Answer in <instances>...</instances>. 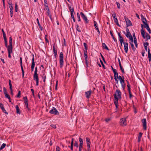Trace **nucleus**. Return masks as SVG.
Instances as JSON below:
<instances>
[{"label": "nucleus", "instance_id": "obj_14", "mask_svg": "<svg viewBox=\"0 0 151 151\" xmlns=\"http://www.w3.org/2000/svg\"><path fill=\"white\" fill-rule=\"evenodd\" d=\"M92 92V91L90 90L87 91L85 92V94L86 95V97L87 99H89L91 95Z\"/></svg>", "mask_w": 151, "mask_h": 151}, {"label": "nucleus", "instance_id": "obj_42", "mask_svg": "<svg viewBox=\"0 0 151 151\" xmlns=\"http://www.w3.org/2000/svg\"><path fill=\"white\" fill-rule=\"evenodd\" d=\"M129 39L131 41V42H133V38L132 36L131 35H129Z\"/></svg>", "mask_w": 151, "mask_h": 151}, {"label": "nucleus", "instance_id": "obj_23", "mask_svg": "<svg viewBox=\"0 0 151 151\" xmlns=\"http://www.w3.org/2000/svg\"><path fill=\"white\" fill-rule=\"evenodd\" d=\"M5 42V45L6 46V47L7 48V50H10L11 49H12V48H11L10 46V45H7V42Z\"/></svg>", "mask_w": 151, "mask_h": 151}, {"label": "nucleus", "instance_id": "obj_62", "mask_svg": "<svg viewBox=\"0 0 151 151\" xmlns=\"http://www.w3.org/2000/svg\"><path fill=\"white\" fill-rule=\"evenodd\" d=\"M115 105V106H116V111H117V109H118V104H114Z\"/></svg>", "mask_w": 151, "mask_h": 151}, {"label": "nucleus", "instance_id": "obj_27", "mask_svg": "<svg viewBox=\"0 0 151 151\" xmlns=\"http://www.w3.org/2000/svg\"><path fill=\"white\" fill-rule=\"evenodd\" d=\"M142 133L141 132H140L139 133V135L138 136V142H139L141 140V138Z\"/></svg>", "mask_w": 151, "mask_h": 151}, {"label": "nucleus", "instance_id": "obj_26", "mask_svg": "<svg viewBox=\"0 0 151 151\" xmlns=\"http://www.w3.org/2000/svg\"><path fill=\"white\" fill-rule=\"evenodd\" d=\"M32 63L31 65V66H35V63L34 61V55L33 54H32Z\"/></svg>", "mask_w": 151, "mask_h": 151}, {"label": "nucleus", "instance_id": "obj_2", "mask_svg": "<svg viewBox=\"0 0 151 151\" xmlns=\"http://www.w3.org/2000/svg\"><path fill=\"white\" fill-rule=\"evenodd\" d=\"M49 113L55 115H59V114L58 111L54 107H52V109L49 111Z\"/></svg>", "mask_w": 151, "mask_h": 151}, {"label": "nucleus", "instance_id": "obj_35", "mask_svg": "<svg viewBox=\"0 0 151 151\" xmlns=\"http://www.w3.org/2000/svg\"><path fill=\"white\" fill-rule=\"evenodd\" d=\"M6 146V144L5 143H3L0 147V150H2Z\"/></svg>", "mask_w": 151, "mask_h": 151}, {"label": "nucleus", "instance_id": "obj_32", "mask_svg": "<svg viewBox=\"0 0 151 151\" xmlns=\"http://www.w3.org/2000/svg\"><path fill=\"white\" fill-rule=\"evenodd\" d=\"M134 41L136 47L137 48L138 47V44L137 43V38L136 37H134Z\"/></svg>", "mask_w": 151, "mask_h": 151}, {"label": "nucleus", "instance_id": "obj_25", "mask_svg": "<svg viewBox=\"0 0 151 151\" xmlns=\"http://www.w3.org/2000/svg\"><path fill=\"white\" fill-rule=\"evenodd\" d=\"M37 24H38V25L39 27V28L40 29V30L41 31H42V30H43V28L42 27L41 25L40 24V23H39V19L38 18H37Z\"/></svg>", "mask_w": 151, "mask_h": 151}, {"label": "nucleus", "instance_id": "obj_18", "mask_svg": "<svg viewBox=\"0 0 151 151\" xmlns=\"http://www.w3.org/2000/svg\"><path fill=\"white\" fill-rule=\"evenodd\" d=\"M3 91H4V94L5 95V97L6 98H7L8 99V98H9V97H10V96L7 93V91H6V88L5 87H4L3 88Z\"/></svg>", "mask_w": 151, "mask_h": 151}, {"label": "nucleus", "instance_id": "obj_56", "mask_svg": "<svg viewBox=\"0 0 151 151\" xmlns=\"http://www.w3.org/2000/svg\"><path fill=\"white\" fill-rule=\"evenodd\" d=\"M120 69L121 70L122 72L123 73H124L125 72L124 71V69L123 68V67H120Z\"/></svg>", "mask_w": 151, "mask_h": 151}, {"label": "nucleus", "instance_id": "obj_57", "mask_svg": "<svg viewBox=\"0 0 151 151\" xmlns=\"http://www.w3.org/2000/svg\"><path fill=\"white\" fill-rule=\"evenodd\" d=\"M74 146L77 147H78V143L76 141L75 142V143L74 144Z\"/></svg>", "mask_w": 151, "mask_h": 151}, {"label": "nucleus", "instance_id": "obj_43", "mask_svg": "<svg viewBox=\"0 0 151 151\" xmlns=\"http://www.w3.org/2000/svg\"><path fill=\"white\" fill-rule=\"evenodd\" d=\"M127 87L128 88V89H130V85L129 84V81H127Z\"/></svg>", "mask_w": 151, "mask_h": 151}, {"label": "nucleus", "instance_id": "obj_15", "mask_svg": "<svg viewBox=\"0 0 151 151\" xmlns=\"http://www.w3.org/2000/svg\"><path fill=\"white\" fill-rule=\"evenodd\" d=\"M53 46V51L54 54V56L56 58L57 56V51L55 47V44L54 43L52 45Z\"/></svg>", "mask_w": 151, "mask_h": 151}, {"label": "nucleus", "instance_id": "obj_13", "mask_svg": "<svg viewBox=\"0 0 151 151\" xmlns=\"http://www.w3.org/2000/svg\"><path fill=\"white\" fill-rule=\"evenodd\" d=\"M84 54L85 60L87 66H88V63H87V62H88L87 52L86 50H84Z\"/></svg>", "mask_w": 151, "mask_h": 151}, {"label": "nucleus", "instance_id": "obj_40", "mask_svg": "<svg viewBox=\"0 0 151 151\" xmlns=\"http://www.w3.org/2000/svg\"><path fill=\"white\" fill-rule=\"evenodd\" d=\"M93 22H94V26L95 28H96V29L97 28H98V26H97V23L95 21H94Z\"/></svg>", "mask_w": 151, "mask_h": 151}, {"label": "nucleus", "instance_id": "obj_10", "mask_svg": "<svg viewBox=\"0 0 151 151\" xmlns=\"http://www.w3.org/2000/svg\"><path fill=\"white\" fill-rule=\"evenodd\" d=\"M34 80L36 81V85L38 86L39 85V78L38 74H34L33 76Z\"/></svg>", "mask_w": 151, "mask_h": 151}, {"label": "nucleus", "instance_id": "obj_59", "mask_svg": "<svg viewBox=\"0 0 151 151\" xmlns=\"http://www.w3.org/2000/svg\"><path fill=\"white\" fill-rule=\"evenodd\" d=\"M50 126L54 129H55L56 128V126L55 125H54L53 124H51L50 125Z\"/></svg>", "mask_w": 151, "mask_h": 151}, {"label": "nucleus", "instance_id": "obj_22", "mask_svg": "<svg viewBox=\"0 0 151 151\" xmlns=\"http://www.w3.org/2000/svg\"><path fill=\"white\" fill-rule=\"evenodd\" d=\"M15 108L16 110V112L17 114H20L21 112L20 111V109H19V106L18 105H17L15 106Z\"/></svg>", "mask_w": 151, "mask_h": 151}, {"label": "nucleus", "instance_id": "obj_33", "mask_svg": "<svg viewBox=\"0 0 151 151\" xmlns=\"http://www.w3.org/2000/svg\"><path fill=\"white\" fill-rule=\"evenodd\" d=\"M9 7L10 9V11H13V7L12 6V3L9 4Z\"/></svg>", "mask_w": 151, "mask_h": 151}, {"label": "nucleus", "instance_id": "obj_4", "mask_svg": "<svg viewBox=\"0 0 151 151\" xmlns=\"http://www.w3.org/2000/svg\"><path fill=\"white\" fill-rule=\"evenodd\" d=\"M124 18L127 27L132 26V24L130 20L126 16L124 17Z\"/></svg>", "mask_w": 151, "mask_h": 151}, {"label": "nucleus", "instance_id": "obj_11", "mask_svg": "<svg viewBox=\"0 0 151 151\" xmlns=\"http://www.w3.org/2000/svg\"><path fill=\"white\" fill-rule=\"evenodd\" d=\"M86 144H87V149L90 150V145L91 144V142L90 141V139L88 137H86Z\"/></svg>", "mask_w": 151, "mask_h": 151}, {"label": "nucleus", "instance_id": "obj_47", "mask_svg": "<svg viewBox=\"0 0 151 151\" xmlns=\"http://www.w3.org/2000/svg\"><path fill=\"white\" fill-rule=\"evenodd\" d=\"M149 44V43L148 42H145L143 43V45L144 47L147 46Z\"/></svg>", "mask_w": 151, "mask_h": 151}, {"label": "nucleus", "instance_id": "obj_9", "mask_svg": "<svg viewBox=\"0 0 151 151\" xmlns=\"http://www.w3.org/2000/svg\"><path fill=\"white\" fill-rule=\"evenodd\" d=\"M142 126L143 129L144 130H146L147 129V122L146 119H143L142 120Z\"/></svg>", "mask_w": 151, "mask_h": 151}, {"label": "nucleus", "instance_id": "obj_45", "mask_svg": "<svg viewBox=\"0 0 151 151\" xmlns=\"http://www.w3.org/2000/svg\"><path fill=\"white\" fill-rule=\"evenodd\" d=\"M4 42H7L6 34L3 35Z\"/></svg>", "mask_w": 151, "mask_h": 151}, {"label": "nucleus", "instance_id": "obj_37", "mask_svg": "<svg viewBox=\"0 0 151 151\" xmlns=\"http://www.w3.org/2000/svg\"><path fill=\"white\" fill-rule=\"evenodd\" d=\"M25 108L26 109H27L29 111L31 110L30 108L28 106V104H25Z\"/></svg>", "mask_w": 151, "mask_h": 151}, {"label": "nucleus", "instance_id": "obj_49", "mask_svg": "<svg viewBox=\"0 0 151 151\" xmlns=\"http://www.w3.org/2000/svg\"><path fill=\"white\" fill-rule=\"evenodd\" d=\"M20 95H21V91H18V94L17 95V96H16V97H18V98H20Z\"/></svg>", "mask_w": 151, "mask_h": 151}, {"label": "nucleus", "instance_id": "obj_5", "mask_svg": "<svg viewBox=\"0 0 151 151\" xmlns=\"http://www.w3.org/2000/svg\"><path fill=\"white\" fill-rule=\"evenodd\" d=\"M63 53L61 52L59 55L60 63V66H62L63 63Z\"/></svg>", "mask_w": 151, "mask_h": 151}, {"label": "nucleus", "instance_id": "obj_31", "mask_svg": "<svg viewBox=\"0 0 151 151\" xmlns=\"http://www.w3.org/2000/svg\"><path fill=\"white\" fill-rule=\"evenodd\" d=\"M8 57L11 58V54L12 52V49H11L8 50Z\"/></svg>", "mask_w": 151, "mask_h": 151}, {"label": "nucleus", "instance_id": "obj_20", "mask_svg": "<svg viewBox=\"0 0 151 151\" xmlns=\"http://www.w3.org/2000/svg\"><path fill=\"white\" fill-rule=\"evenodd\" d=\"M113 96L114 97V104H118V99H119L118 98L117 96H116V94H114Z\"/></svg>", "mask_w": 151, "mask_h": 151}, {"label": "nucleus", "instance_id": "obj_60", "mask_svg": "<svg viewBox=\"0 0 151 151\" xmlns=\"http://www.w3.org/2000/svg\"><path fill=\"white\" fill-rule=\"evenodd\" d=\"M112 32H113L112 31H110V33L111 35V36L112 37V38H113L114 37V36L113 35V34Z\"/></svg>", "mask_w": 151, "mask_h": 151}, {"label": "nucleus", "instance_id": "obj_54", "mask_svg": "<svg viewBox=\"0 0 151 151\" xmlns=\"http://www.w3.org/2000/svg\"><path fill=\"white\" fill-rule=\"evenodd\" d=\"M118 74L117 73H116L114 74V78H118Z\"/></svg>", "mask_w": 151, "mask_h": 151}, {"label": "nucleus", "instance_id": "obj_50", "mask_svg": "<svg viewBox=\"0 0 151 151\" xmlns=\"http://www.w3.org/2000/svg\"><path fill=\"white\" fill-rule=\"evenodd\" d=\"M21 68L22 72V77L23 78L24 76V71L23 68V67H21Z\"/></svg>", "mask_w": 151, "mask_h": 151}, {"label": "nucleus", "instance_id": "obj_19", "mask_svg": "<svg viewBox=\"0 0 151 151\" xmlns=\"http://www.w3.org/2000/svg\"><path fill=\"white\" fill-rule=\"evenodd\" d=\"M141 20L143 23L144 25L145 24V23H147V21L146 18H145L142 14H141Z\"/></svg>", "mask_w": 151, "mask_h": 151}, {"label": "nucleus", "instance_id": "obj_29", "mask_svg": "<svg viewBox=\"0 0 151 151\" xmlns=\"http://www.w3.org/2000/svg\"><path fill=\"white\" fill-rule=\"evenodd\" d=\"M102 46L104 49L106 50H109V49L106 46V45L105 43H102Z\"/></svg>", "mask_w": 151, "mask_h": 151}, {"label": "nucleus", "instance_id": "obj_30", "mask_svg": "<svg viewBox=\"0 0 151 151\" xmlns=\"http://www.w3.org/2000/svg\"><path fill=\"white\" fill-rule=\"evenodd\" d=\"M129 43L131 45L132 49L133 51H135L136 49L135 48L134 45L133 43V42H129Z\"/></svg>", "mask_w": 151, "mask_h": 151}, {"label": "nucleus", "instance_id": "obj_1", "mask_svg": "<svg viewBox=\"0 0 151 151\" xmlns=\"http://www.w3.org/2000/svg\"><path fill=\"white\" fill-rule=\"evenodd\" d=\"M142 29L141 30V32L142 36L144 39H145V41H147L151 38L150 35L148 33L145 32L144 30V27L142 24H141Z\"/></svg>", "mask_w": 151, "mask_h": 151}, {"label": "nucleus", "instance_id": "obj_46", "mask_svg": "<svg viewBox=\"0 0 151 151\" xmlns=\"http://www.w3.org/2000/svg\"><path fill=\"white\" fill-rule=\"evenodd\" d=\"M148 55L149 58H151V53L150 52V50L148 49Z\"/></svg>", "mask_w": 151, "mask_h": 151}, {"label": "nucleus", "instance_id": "obj_61", "mask_svg": "<svg viewBox=\"0 0 151 151\" xmlns=\"http://www.w3.org/2000/svg\"><path fill=\"white\" fill-rule=\"evenodd\" d=\"M46 78V76H43L42 77V78L43 79V81L44 82H45V79Z\"/></svg>", "mask_w": 151, "mask_h": 151}, {"label": "nucleus", "instance_id": "obj_3", "mask_svg": "<svg viewBox=\"0 0 151 151\" xmlns=\"http://www.w3.org/2000/svg\"><path fill=\"white\" fill-rule=\"evenodd\" d=\"M119 124L122 126H125L127 125L126 118H122L120 119L119 121Z\"/></svg>", "mask_w": 151, "mask_h": 151}, {"label": "nucleus", "instance_id": "obj_34", "mask_svg": "<svg viewBox=\"0 0 151 151\" xmlns=\"http://www.w3.org/2000/svg\"><path fill=\"white\" fill-rule=\"evenodd\" d=\"M44 6H45L46 7H48V3L47 1V0H44Z\"/></svg>", "mask_w": 151, "mask_h": 151}, {"label": "nucleus", "instance_id": "obj_48", "mask_svg": "<svg viewBox=\"0 0 151 151\" xmlns=\"http://www.w3.org/2000/svg\"><path fill=\"white\" fill-rule=\"evenodd\" d=\"M79 141L80 142V144L83 145V140L81 137L79 138Z\"/></svg>", "mask_w": 151, "mask_h": 151}, {"label": "nucleus", "instance_id": "obj_24", "mask_svg": "<svg viewBox=\"0 0 151 151\" xmlns=\"http://www.w3.org/2000/svg\"><path fill=\"white\" fill-rule=\"evenodd\" d=\"M128 91L129 92V98L130 99H131L132 98L134 97V96L132 94L131 91V89H128Z\"/></svg>", "mask_w": 151, "mask_h": 151}, {"label": "nucleus", "instance_id": "obj_55", "mask_svg": "<svg viewBox=\"0 0 151 151\" xmlns=\"http://www.w3.org/2000/svg\"><path fill=\"white\" fill-rule=\"evenodd\" d=\"M131 35V33H130V32H129V33H128V32H127V33H126V34H125V35L127 37H128L129 35Z\"/></svg>", "mask_w": 151, "mask_h": 151}, {"label": "nucleus", "instance_id": "obj_21", "mask_svg": "<svg viewBox=\"0 0 151 151\" xmlns=\"http://www.w3.org/2000/svg\"><path fill=\"white\" fill-rule=\"evenodd\" d=\"M46 9L47 10V15L49 16L50 17V19L52 20V18L51 15L50 14V11L49 9V8H48V7H46Z\"/></svg>", "mask_w": 151, "mask_h": 151}, {"label": "nucleus", "instance_id": "obj_64", "mask_svg": "<svg viewBox=\"0 0 151 151\" xmlns=\"http://www.w3.org/2000/svg\"><path fill=\"white\" fill-rule=\"evenodd\" d=\"M113 19H114V20L115 22L118 21V20L116 17H115V18H113Z\"/></svg>", "mask_w": 151, "mask_h": 151}, {"label": "nucleus", "instance_id": "obj_53", "mask_svg": "<svg viewBox=\"0 0 151 151\" xmlns=\"http://www.w3.org/2000/svg\"><path fill=\"white\" fill-rule=\"evenodd\" d=\"M105 120L106 122L108 123L110 121L111 119L110 118H106L105 119Z\"/></svg>", "mask_w": 151, "mask_h": 151}, {"label": "nucleus", "instance_id": "obj_39", "mask_svg": "<svg viewBox=\"0 0 151 151\" xmlns=\"http://www.w3.org/2000/svg\"><path fill=\"white\" fill-rule=\"evenodd\" d=\"M76 30L79 32H81V30L80 29V28L79 27V25L78 24H76Z\"/></svg>", "mask_w": 151, "mask_h": 151}, {"label": "nucleus", "instance_id": "obj_38", "mask_svg": "<svg viewBox=\"0 0 151 151\" xmlns=\"http://www.w3.org/2000/svg\"><path fill=\"white\" fill-rule=\"evenodd\" d=\"M9 88L12 89V85L11 83V81L10 80H9Z\"/></svg>", "mask_w": 151, "mask_h": 151}, {"label": "nucleus", "instance_id": "obj_17", "mask_svg": "<svg viewBox=\"0 0 151 151\" xmlns=\"http://www.w3.org/2000/svg\"><path fill=\"white\" fill-rule=\"evenodd\" d=\"M144 27L146 28V29L147 30L149 33H151V30L149 27V25L148 23H145V24L144 25Z\"/></svg>", "mask_w": 151, "mask_h": 151}, {"label": "nucleus", "instance_id": "obj_36", "mask_svg": "<svg viewBox=\"0 0 151 151\" xmlns=\"http://www.w3.org/2000/svg\"><path fill=\"white\" fill-rule=\"evenodd\" d=\"M77 16L78 19V22H80L81 21V19L80 17V14L78 12L77 13Z\"/></svg>", "mask_w": 151, "mask_h": 151}, {"label": "nucleus", "instance_id": "obj_63", "mask_svg": "<svg viewBox=\"0 0 151 151\" xmlns=\"http://www.w3.org/2000/svg\"><path fill=\"white\" fill-rule=\"evenodd\" d=\"M60 147L59 146H57V147L56 148V151H60Z\"/></svg>", "mask_w": 151, "mask_h": 151}, {"label": "nucleus", "instance_id": "obj_6", "mask_svg": "<svg viewBox=\"0 0 151 151\" xmlns=\"http://www.w3.org/2000/svg\"><path fill=\"white\" fill-rule=\"evenodd\" d=\"M114 94H116L119 100H121L122 99V93L120 91L119 89L116 90Z\"/></svg>", "mask_w": 151, "mask_h": 151}, {"label": "nucleus", "instance_id": "obj_28", "mask_svg": "<svg viewBox=\"0 0 151 151\" xmlns=\"http://www.w3.org/2000/svg\"><path fill=\"white\" fill-rule=\"evenodd\" d=\"M9 45L11 46V48L13 49L12 47V39L11 37L9 38Z\"/></svg>", "mask_w": 151, "mask_h": 151}, {"label": "nucleus", "instance_id": "obj_44", "mask_svg": "<svg viewBox=\"0 0 151 151\" xmlns=\"http://www.w3.org/2000/svg\"><path fill=\"white\" fill-rule=\"evenodd\" d=\"M4 42H7L6 34L3 35Z\"/></svg>", "mask_w": 151, "mask_h": 151}, {"label": "nucleus", "instance_id": "obj_58", "mask_svg": "<svg viewBox=\"0 0 151 151\" xmlns=\"http://www.w3.org/2000/svg\"><path fill=\"white\" fill-rule=\"evenodd\" d=\"M23 99H24V101L28 100L27 98V96H24V97H23Z\"/></svg>", "mask_w": 151, "mask_h": 151}, {"label": "nucleus", "instance_id": "obj_8", "mask_svg": "<svg viewBox=\"0 0 151 151\" xmlns=\"http://www.w3.org/2000/svg\"><path fill=\"white\" fill-rule=\"evenodd\" d=\"M80 15L82 18L84 20L86 24H87L89 22V21L87 17L85 15V14L82 12H80Z\"/></svg>", "mask_w": 151, "mask_h": 151}, {"label": "nucleus", "instance_id": "obj_7", "mask_svg": "<svg viewBox=\"0 0 151 151\" xmlns=\"http://www.w3.org/2000/svg\"><path fill=\"white\" fill-rule=\"evenodd\" d=\"M118 35L119 37V40L120 42L121 46H122L123 43L124 42V39L121 35L120 32H119L118 33Z\"/></svg>", "mask_w": 151, "mask_h": 151}, {"label": "nucleus", "instance_id": "obj_52", "mask_svg": "<svg viewBox=\"0 0 151 151\" xmlns=\"http://www.w3.org/2000/svg\"><path fill=\"white\" fill-rule=\"evenodd\" d=\"M20 66H22V58L21 57H20Z\"/></svg>", "mask_w": 151, "mask_h": 151}, {"label": "nucleus", "instance_id": "obj_41", "mask_svg": "<svg viewBox=\"0 0 151 151\" xmlns=\"http://www.w3.org/2000/svg\"><path fill=\"white\" fill-rule=\"evenodd\" d=\"M83 46L85 47V50L87 51L88 49L87 45V44L86 43H83Z\"/></svg>", "mask_w": 151, "mask_h": 151}, {"label": "nucleus", "instance_id": "obj_16", "mask_svg": "<svg viewBox=\"0 0 151 151\" xmlns=\"http://www.w3.org/2000/svg\"><path fill=\"white\" fill-rule=\"evenodd\" d=\"M123 79L122 80H120V81L121 85L122 88L123 89H124L125 88V83H124V77L123 76H122Z\"/></svg>", "mask_w": 151, "mask_h": 151}, {"label": "nucleus", "instance_id": "obj_51", "mask_svg": "<svg viewBox=\"0 0 151 151\" xmlns=\"http://www.w3.org/2000/svg\"><path fill=\"white\" fill-rule=\"evenodd\" d=\"M116 3L117 5V8L119 9H120V4L118 2H116Z\"/></svg>", "mask_w": 151, "mask_h": 151}, {"label": "nucleus", "instance_id": "obj_12", "mask_svg": "<svg viewBox=\"0 0 151 151\" xmlns=\"http://www.w3.org/2000/svg\"><path fill=\"white\" fill-rule=\"evenodd\" d=\"M124 44V50L125 51V52L127 53L128 51V45L127 42H124L123 43Z\"/></svg>", "mask_w": 151, "mask_h": 151}]
</instances>
